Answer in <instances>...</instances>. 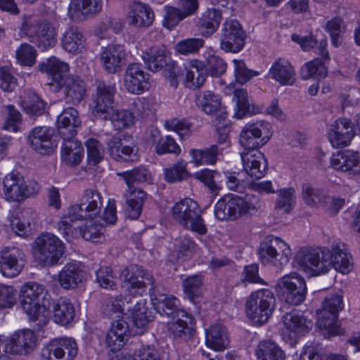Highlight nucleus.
<instances>
[{
    "instance_id": "nucleus-1",
    "label": "nucleus",
    "mask_w": 360,
    "mask_h": 360,
    "mask_svg": "<svg viewBox=\"0 0 360 360\" xmlns=\"http://www.w3.org/2000/svg\"><path fill=\"white\" fill-rule=\"evenodd\" d=\"M271 136L270 124L263 120L247 123L240 132L239 142L245 150L240 157L244 170L252 178L261 179L266 173L267 160L259 148L269 141Z\"/></svg>"
},
{
    "instance_id": "nucleus-2",
    "label": "nucleus",
    "mask_w": 360,
    "mask_h": 360,
    "mask_svg": "<svg viewBox=\"0 0 360 360\" xmlns=\"http://www.w3.org/2000/svg\"><path fill=\"white\" fill-rule=\"evenodd\" d=\"M19 297L21 308L32 326L37 330L44 327L51 317V296L45 286L36 282H27L21 287Z\"/></svg>"
},
{
    "instance_id": "nucleus-3",
    "label": "nucleus",
    "mask_w": 360,
    "mask_h": 360,
    "mask_svg": "<svg viewBox=\"0 0 360 360\" xmlns=\"http://www.w3.org/2000/svg\"><path fill=\"white\" fill-rule=\"evenodd\" d=\"M264 207L259 197L247 195L244 198L236 194L226 195L215 203L214 215L221 221H234L260 211Z\"/></svg>"
},
{
    "instance_id": "nucleus-4",
    "label": "nucleus",
    "mask_w": 360,
    "mask_h": 360,
    "mask_svg": "<svg viewBox=\"0 0 360 360\" xmlns=\"http://www.w3.org/2000/svg\"><path fill=\"white\" fill-rule=\"evenodd\" d=\"M170 215L174 222L184 229L198 236H205L208 231L198 203L185 198L172 207Z\"/></svg>"
},
{
    "instance_id": "nucleus-5",
    "label": "nucleus",
    "mask_w": 360,
    "mask_h": 360,
    "mask_svg": "<svg viewBox=\"0 0 360 360\" xmlns=\"http://www.w3.org/2000/svg\"><path fill=\"white\" fill-rule=\"evenodd\" d=\"M343 309L342 297L338 294L326 297L321 307L316 311V326L326 338L342 335L343 329L340 326L339 312Z\"/></svg>"
},
{
    "instance_id": "nucleus-6",
    "label": "nucleus",
    "mask_w": 360,
    "mask_h": 360,
    "mask_svg": "<svg viewBox=\"0 0 360 360\" xmlns=\"http://www.w3.org/2000/svg\"><path fill=\"white\" fill-rule=\"evenodd\" d=\"M102 205L101 194L95 189L87 188L84 191L79 202L70 206L68 214L60 219L61 224L64 226V224L76 221V219H93L98 215Z\"/></svg>"
},
{
    "instance_id": "nucleus-7",
    "label": "nucleus",
    "mask_w": 360,
    "mask_h": 360,
    "mask_svg": "<svg viewBox=\"0 0 360 360\" xmlns=\"http://www.w3.org/2000/svg\"><path fill=\"white\" fill-rule=\"evenodd\" d=\"M276 305L274 292L266 288L252 292L245 304L248 317L255 323L262 325L268 321Z\"/></svg>"
},
{
    "instance_id": "nucleus-8",
    "label": "nucleus",
    "mask_w": 360,
    "mask_h": 360,
    "mask_svg": "<svg viewBox=\"0 0 360 360\" xmlns=\"http://www.w3.org/2000/svg\"><path fill=\"white\" fill-rule=\"evenodd\" d=\"M258 255L263 264H271L280 269L288 263L292 254L287 243L278 237L271 236L260 244Z\"/></svg>"
},
{
    "instance_id": "nucleus-9",
    "label": "nucleus",
    "mask_w": 360,
    "mask_h": 360,
    "mask_svg": "<svg viewBox=\"0 0 360 360\" xmlns=\"http://www.w3.org/2000/svg\"><path fill=\"white\" fill-rule=\"evenodd\" d=\"M4 193L8 200L21 202L37 194L41 186L34 180L25 181L17 171H13L4 178Z\"/></svg>"
},
{
    "instance_id": "nucleus-10",
    "label": "nucleus",
    "mask_w": 360,
    "mask_h": 360,
    "mask_svg": "<svg viewBox=\"0 0 360 360\" xmlns=\"http://www.w3.org/2000/svg\"><path fill=\"white\" fill-rule=\"evenodd\" d=\"M58 229L69 242L79 236L86 240L98 242L103 237L105 231L104 226L93 221V219H76V221L64 224V226H62L61 221H59Z\"/></svg>"
},
{
    "instance_id": "nucleus-11",
    "label": "nucleus",
    "mask_w": 360,
    "mask_h": 360,
    "mask_svg": "<svg viewBox=\"0 0 360 360\" xmlns=\"http://www.w3.org/2000/svg\"><path fill=\"white\" fill-rule=\"evenodd\" d=\"M294 262L311 276L326 273L330 267L329 250L304 249L297 252Z\"/></svg>"
},
{
    "instance_id": "nucleus-12",
    "label": "nucleus",
    "mask_w": 360,
    "mask_h": 360,
    "mask_svg": "<svg viewBox=\"0 0 360 360\" xmlns=\"http://www.w3.org/2000/svg\"><path fill=\"white\" fill-rule=\"evenodd\" d=\"M35 255L44 266L56 264L64 253L63 243L53 233H43L34 241Z\"/></svg>"
},
{
    "instance_id": "nucleus-13",
    "label": "nucleus",
    "mask_w": 360,
    "mask_h": 360,
    "mask_svg": "<svg viewBox=\"0 0 360 360\" xmlns=\"http://www.w3.org/2000/svg\"><path fill=\"white\" fill-rule=\"evenodd\" d=\"M37 338L32 330H24L15 333L10 340L0 338V360H11V355L27 354L36 346Z\"/></svg>"
},
{
    "instance_id": "nucleus-14",
    "label": "nucleus",
    "mask_w": 360,
    "mask_h": 360,
    "mask_svg": "<svg viewBox=\"0 0 360 360\" xmlns=\"http://www.w3.org/2000/svg\"><path fill=\"white\" fill-rule=\"evenodd\" d=\"M120 279L123 283V287L134 296L141 295L146 291L148 285L150 288L155 281L150 272L137 264L124 269L120 274Z\"/></svg>"
},
{
    "instance_id": "nucleus-15",
    "label": "nucleus",
    "mask_w": 360,
    "mask_h": 360,
    "mask_svg": "<svg viewBox=\"0 0 360 360\" xmlns=\"http://www.w3.org/2000/svg\"><path fill=\"white\" fill-rule=\"evenodd\" d=\"M245 32L236 20H226L221 26L220 48L225 52L238 53L245 45Z\"/></svg>"
},
{
    "instance_id": "nucleus-16",
    "label": "nucleus",
    "mask_w": 360,
    "mask_h": 360,
    "mask_svg": "<svg viewBox=\"0 0 360 360\" xmlns=\"http://www.w3.org/2000/svg\"><path fill=\"white\" fill-rule=\"evenodd\" d=\"M77 353V344L73 338H61L43 347L41 360H74Z\"/></svg>"
},
{
    "instance_id": "nucleus-17",
    "label": "nucleus",
    "mask_w": 360,
    "mask_h": 360,
    "mask_svg": "<svg viewBox=\"0 0 360 360\" xmlns=\"http://www.w3.org/2000/svg\"><path fill=\"white\" fill-rule=\"evenodd\" d=\"M278 282L283 289V297L286 302L292 305H298L305 300L307 290L306 282L297 273L285 275Z\"/></svg>"
},
{
    "instance_id": "nucleus-18",
    "label": "nucleus",
    "mask_w": 360,
    "mask_h": 360,
    "mask_svg": "<svg viewBox=\"0 0 360 360\" xmlns=\"http://www.w3.org/2000/svg\"><path fill=\"white\" fill-rule=\"evenodd\" d=\"M25 253L17 247H6L0 252V272L5 277L17 276L25 266Z\"/></svg>"
},
{
    "instance_id": "nucleus-19",
    "label": "nucleus",
    "mask_w": 360,
    "mask_h": 360,
    "mask_svg": "<svg viewBox=\"0 0 360 360\" xmlns=\"http://www.w3.org/2000/svg\"><path fill=\"white\" fill-rule=\"evenodd\" d=\"M53 128L43 126L35 127L27 135V142L31 148L41 155H49L56 148Z\"/></svg>"
},
{
    "instance_id": "nucleus-20",
    "label": "nucleus",
    "mask_w": 360,
    "mask_h": 360,
    "mask_svg": "<svg viewBox=\"0 0 360 360\" xmlns=\"http://www.w3.org/2000/svg\"><path fill=\"white\" fill-rule=\"evenodd\" d=\"M92 113L97 119L112 122V87L104 82L96 83V94Z\"/></svg>"
},
{
    "instance_id": "nucleus-21",
    "label": "nucleus",
    "mask_w": 360,
    "mask_h": 360,
    "mask_svg": "<svg viewBox=\"0 0 360 360\" xmlns=\"http://www.w3.org/2000/svg\"><path fill=\"white\" fill-rule=\"evenodd\" d=\"M125 304L129 302L122 297H117L114 300V351L121 349L130 337V330L127 322L124 320L127 314L124 313Z\"/></svg>"
},
{
    "instance_id": "nucleus-22",
    "label": "nucleus",
    "mask_w": 360,
    "mask_h": 360,
    "mask_svg": "<svg viewBox=\"0 0 360 360\" xmlns=\"http://www.w3.org/2000/svg\"><path fill=\"white\" fill-rule=\"evenodd\" d=\"M150 86L149 75L145 73L139 63H132L127 68L124 74V87L134 94H141L148 91Z\"/></svg>"
},
{
    "instance_id": "nucleus-23",
    "label": "nucleus",
    "mask_w": 360,
    "mask_h": 360,
    "mask_svg": "<svg viewBox=\"0 0 360 360\" xmlns=\"http://www.w3.org/2000/svg\"><path fill=\"white\" fill-rule=\"evenodd\" d=\"M355 135L353 124L350 120L340 118L335 120L328 131V140L333 148L347 146Z\"/></svg>"
},
{
    "instance_id": "nucleus-24",
    "label": "nucleus",
    "mask_w": 360,
    "mask_h": 360,
    "mask_svg": "<svg viewBox=\"0 0 360 360\" xmlns=\"http://www.w3.org/2000/svg\"><path fill=\"white\" fill-rule=\"evenodd\" d=\"M101 313L103 319H107V321L100 324L99 333L98 338L100 346L102 349L106 350L109 356V360H112L111 352H112V300L109 298L102 303Z\"/></svg>"
},
{
    "instance_id": "nucleus-25",
    "label": "nucleus",
    "mask_w": 360,
    "mask_h": 360,
    "mask_svg": "<svg viewBox=\"0 0 360 360\" xmlns=\"http://www.w3.org/2000/svg\"><path fill=\"white\" fill-rule=\"evenodd\" d=\"M149 294L154 307L161 315L174 318L181 310L178 309L179 300L172 295L160 293L155 281L150 288Z\"/></svg>"
},
{
    "instance_id": "nucleus-26",
    "label": "nucleus",
    "mask_w": 360,
    "mask_h": 360,
    "mask_svg": "<svg viewBox=\"0 0 360 360\" xmlns=\"http://www.w3.org/2000/svg\"><path fill=\"white\" fill-rule=\"evenodd\" d=\"M127 311L129 312L133 326L135 328V335H142L148 328L150 322L153 319V312L147 307V301L141 299L132 307L129 306Z\"/></svg>"
},
{
    "instance_id": "nucleus-27",
    "label": "nucleus",
    "mask_w": 360,
    "mask_h": 360,
    "mask_svg": "<svg viewBox=\"0 0 360 360\" xmlns=\"http://www.w3.org/2000/svg\"><path fill=\"white\" fill-rule=\"evenodd\" d=\"M127 18L129 25L146 28L153 25L155 14L148 4L135 1L130 6Z\"/></svg>"
},
{
    "instance_id": "nucleus-28",
    "label": "nucleus",
    "mask_w": 360,
    "mask_h": 360,
    "mask_svg": "<svg viewBox=\"0 0 360 360\" xmlns=\"http://www.w3.org/2000/svg\"><path fill=\"white\" fill-rule=\"evenodd\" d=\"M57 129L60 137H72L77 134V129L80 127L81 120L77 110L68 108L57 117Z\"/></svg>"
},
{
    "instance_id": "nucleus-29",
    "label": "nucleus",
    "mask_w": 360,
    "mask_h": 360,
    "mask_svg": "<svg viewBox=\"0 0 360 360\" xmlns=\"http://www.w3.org/2000/svg\"><path fill=\"white\" fill-rule=\"evenodd\" d=\"M60 44L63 50L74 55L86 50V37L80 29L75 26L69 27L65 30Z\"/></svg>"
},
{
    "instance_id": "nucleus-30",
    "label": "nucleus",
    "mask_w": 360,
    "mask_h": 360,
    "mask_svg": "<svg viewBox=\"0 0 360 360\" xmlns=\"http://www.w3.org/2000/svg\"><path fill=\"white\" fill-rule=\"evenodd\" d=\"M58 282L60 285L65 290L74 289L82 282L84 271L80 262L73 261L66 264L59 271Z\"/></svg>"
},
{
    "instance_id": "nucleus-31",
    "label": "nucleus",
    "mask_w": 360,
    "mask_h": 360,
    "mask_svg": "<svg viewBox=\"0 0 360 360\" xmlns=\"http://www.w3.org/2000/svg\"><path fill=\"white\" fill-rule=\"evenodd\" d=\"M173 319L168 323L169 330L175 336L187 340L194 335V320L193 316L184 310H180Z\"/></svg>"
},
{
    "instance_id": "nucleus-32",
    "label": "nucleus",
    "mask_w": 360,
    "mask_h": 360,
    "mask_svg": "<svg viewBox=\"0 0 360 360\" xmlns=\"http://www.w3.org/2000/svg\"><path fill=\"white\" fill-rule=\"evenodd\" d=\"M75 137H60L63 140L60 151L61 159L67 165L71 166L79 165L84 154L82 143Z\"/></svg>"
},
{
    "instance_id": "nucleus-33",
    "label": "nucleus",
    "mask_w": 360,
    "mask_h": 360,
    "mask_svg": "<svg viewBox=\"0 0 360 360\" xmlns=\"http://www.w3.org/2000/svg\"><path fill=\"white\" fill-rule=\"evenodd\" d=\"M269 75L281 85H292L295 82V69L285 58L276 60L269 69Z\"/></svg>"
},
{
    "instance_id": "nucleus-34",
    "label": "nucleus",
    "mask_w": 360,
    "mask_h": 360,
    "mask_svg": "<svg viewBox=\"0 0 360 360\" xmlns=\"http://www.w3.org/2000/svg\"><path fill=\"white\" fill-rule=\"evenodd\" d=\"M39 70L42 72L47 73L52 82L61 88L68 77L67 74L69 71V65L53 56L49 58L46 63H41Z\"/></svg>"
},
{
    "instance_id": "nucleus-35",
    "label": "nucleus",
    "mask_w": 360,
    "mask_h": 360,
    "mask_svg": "<svg viewBox=\"0 0 360 360\" xmlns=\"http://www.w3.org/2000/svg\"><path fill=\"white\" fill-rule=\"evenodd\" d=\"M63 86L65 88L66 103L77 105L83 100L86 93V86L84 82L79 77L68 76Z\"/></svg>"
},
{
    "instance_id": "nucleus-36",
    "label": "nucleus",
    "mask_w": 360,
    "mask_h": 360,
    "mask_svg": "<svg viewBox=\"0 0 360 360\" xmlns=\"http://www.w3.org/2000/svg\"><path fill=\"white\" fill-rule=\"evenodd\" d=\"M330 266L342 274H349L353 268V261L351 255L346 252L343 244H338L329 251Z\"/></svg>"
},
{
    "instance_id": "nucleus-37",
    "label": "nucleus",
    "mask_w": 360,
    "mask_h": 360,
    "mask_svg": "<svg viewBox=\"0 0 360 360\" xmlns=\"http://www.w3.org/2000/svg\"><path fill=\"white\" fill-rule=\"evenodd\" d=\"M229 342L226 328L222 324L217 323L205 330V343L208 347L215 351H221Z\"/></svg>"
},
{
    "instance_id": "nucleus-38",
    "label": "nucleus",
    "mask_w": 360,
    "mask_h": 360,
    "mask_svg": "<svg viewBox=\"0 0 360 360\" xmlns=\"http://www.w3.org/2000/svg\"><path fill=\"white\" fill-rule=\"evenodd\" d=\"M186 70L184 84L187 88L195 90L204 84L207 78L204 63L197 59L191 60Z\"/></svg>"
},
{
    "instance_id": "nucleus-39",
    "label": "nucleus",
    "mask_w": 360,
    "mask_h": 360,
    "mask_svg": "<svg viewBox=\"0 0 360 360\" xmlns=\"http://www.w3.org/2000/svg\"><path fill=\"white\" fill-rule=\"evenodd\" d=\"M282 321L285 328L288 332L297 335H303L312 326L311 321L297 311L286 313L283 316Z\"/></svg>"
},
{
    "instance_id": "nucleus-40",
    "label": "nucleus",
    "mask_w": 360,
    "mask_h": 360,
    "mask_svg": "<svg viewBox=\"0 0 360 360\" xmlns=\"http://www.w3.org/2000/svg\"><path fill=\"white\" fill-rule=\"evenodd\" d=\"M56 34L53 25L47 21H43L38 25L34 42L41 51H44L55 46Z\"/></svg>"
},
{
    "instance_id": "nucleus-41",
    "label": "nucleus",
    "mask_w": 360,
    "mask_h": 360,
    "mask_svg": "<svg viewBox=\"0 0 360 360\" xmlns=\"http://www.w3.org/2000/svg\"><path fill=\"white\" fill-rule=\"evenodd\" d=\"M103 7L102 0H71L70 13L91 18L98 14Z\"/></svg>"
},
{
    "instance_id": "nucleus-42",
    "label": "nucleus",
    "mask_w": 360,
    "mask_h": 360,
    "mask_svg": "<svg viewBox=\"0 0 360 360\" xmlns=\"http://www.w3.org/2000/svg\"><path fill=\"white\" fill-rule=\"evenodd\" d=\"M221 20L220 11L216 8L207 9L199 18L197 26L203 37H210L218 29Z\"/></svg>"
},
{
    "instance_id": "nucleus-43",
    "label": "nucleus",
    "mask_w": 360,
    "mask_h": 360,
    "mask_svg": "<svg viewBox=\"0 0 360 360\" xmlns=\"http://www.w3.org/2000/svg\"><path fill=\"white\" fill-rule=\"evenodd\" d=\"M166 47L164 46H154L143 53V60L148 68L156 72L167 65Z\"/></svg>"
},
{
    "instance_id": "nucleus-44",
    "label": "nucleus",
    "mask_w": 360,
    "mask_h": 360,
    "mask_svg": "<svg viewBox=\"0 0 360 360\" xmlns=\"http://www.w3.org/2000/svg\"><path fill=\"white\" fill-rule=\"evenodd\" d=\"M21 98V107L27 114L39 116L45 112L46 103L34 91H26Z\"/></svg>"
},
{
    "instance_id": "nucleus-45",
    "label": "nucleus",
    "mask_w": 360,
    "mask_h": 360,
    "mask_svg": "<svg viewBox=\"0 0 360 360\" xmlns=\"http://www.w3.org/2000/svg\"><path fill=\"white\" fill-rule=\"evenodd\" d=\"M53 321L61 326L71 323L75 316V310L72 303L68 299L60 298L53 305Z\"/></svg>"
},
{
    "instance_id": "nucleus-46",
    "label": "nucleus",
    "mask_w": 360,
    "mask_h": 360,
    "mask_svg": "<svg viewBox=\"0 0 360 360\" xmlns=\"http://www.w3.org/2000/svg\"><path fill=\"white\" fill-rule=\"evenodd\" d=\"M201 110L207 115H216L221 112L227 113L221 106V98L211 91H204L199 98Z\"/></svg>"
},
{
    "instance_id": "nucleus-47",
    "label": "nucleus",
    "mask_w": 360,
    "mask_h": 360,
    "mask_svg": "<svg viewBox=\"0 0 360 360\" xmlns=\"http://www.w3.org/2000/svg\"><path fill=\"white\" fill-rule=\"evenodd\" d=\"M328 75V68L326 63L320 58H315L312 60L307 62L302 65L300 72V77L302 79L307 80L311 78L322 79Z\"/></svg>"
},
{
    "instance_id": "nucleus-48",
    "label": "nucleus",
    "mask_w": 360,
    "mask_h": 360,
    "mask_svg": "<svg viewBox=\"0 0 360 360\" xmlns=\"http://www.w3.org/2000/svg\"><path fill=\"white\" fill-rule=\"evenodd\" d=\"M146 197V193L142 189L135 188L131 191L130 195L127 202L126 213L127 217L131 219H136L140 217L143 204Z\"/></svg>"
},
{
    "instance_id": "nucleus-49",
    "label": "nucleus",
    "mask_w": 360,
    "mask_h": 360,
    "mask_svg": "<svg viewBox=\"0 0 360 360\" xmlns=\"http://www.w3.org/2000/svg\"><path fill=\"white\" fill-rule=\"evenodd\" d=\"M255 355L258 360H285V358L284 352L271 341L261 342L255 350Z\"/></svg>"
},
{
    "instance_id": "nucleus-50",
    "label": "nucleus",
    "mask_w": 360,
    "mask_h": 360,
    "mask_svg": "<svg viewBox=\"0 0 360 360\" xmlns=\"http://www.w3.org/2000/svg\"><path fill=\"white\" fill-rule=\"evenodd\" d=\"M190 155L195 165H214L217 160L219 150L217 145L204 149H191Z\"/></svg>"
},
{
    "instance_id": "nucleus-51",
    "label": "nucleus",
    "mask_w": 360,
    "mask_h": 360,
    "mask_svg": "<svg viewBox=\"0 0 360 360\" xmlns=\"http://www.w3.org/2000/svg\"><path fill=\"white\" fill-rule=\"evenodd\" d=\"M117 174L124 179L130 191H132L134 183L149 182L152 179L151 173L148 169L143 167H136L132 170L124 172H117Z\"/></svg>"
},
{
    "instance_id": "nucleus-52",
    "label": "nucleus",
    "mask_w": 360,
    "mask_h": 360,
    "mask_svg": "<svg viewBox=\"0 0 360 360\" xmlns=\"http://www.w3.org/2000/svg\"><path fill=\"white\" fill-rule=\"evenodd\" d=\"M165 127L169 131L178 134L181 140L188 139L192 134V123L185 118H172L164 123Z\"/></svg>"
},
{
    "instance_id": "nucleus-53",
    "label": "nucleus",
    "mask_w": 360,
    "mask_h": 360,
    "mask_svg": "<svg viewBox=\"0 0 360 360\" xmlns=\"http://www.w3.org/2000/svg\"><path fill=\"white\" fill-rule=\"evenodd\" d=\"M205 46V40L202 38H187L177 42L175 51L184 56L197 54Z\"/></svg>"
},
{
    "instance_id": "nucleus-54",
    "label": "nucleus",
    "mask_w": 360,
    "mask_h": 360,
    "mask_svg": "<svg viewBox=\"0 0 360 360\" xmlns=\"http://www.w3.org/2000/svg\"><path fill=\"white\" fill-rule=\"evenodd\" d=\"M116 360H160L158 351L152 346H143L135 353V357L123 352L115 356Z\"/></svg>"
},
{
    "instance_id": "nucleus-55",
    "label": "nucleus",
    "mask_w": 360,
    "mask_h": 360,
    "mask_svg": "<svg viewBox=\"0 0 360 360\" xmlns=\"http://www.w3.org/2000/svg\"><path fill=\"white\" fill-rule=\"evenodd\" d=\"M202 279L200 275H193L183 281L184 292L188 299L195 302V300L202 295Z\"/></svg>"
},
{
    "instance_id": "nucleus-56",
    "label": "nucleus",
    "mask_w": 360,
    "mask_h": 360,
    "mask_svg": "<svg viewBox=\"0 0 360 360\" xmlns=\"http://www.w3.org/2000/svg\"><path fill=\"white\" fill-rule=\"evenodd\" d=\"M233 99L236 101L234 116L238 119H242L250 112L248 91L243 89H236Z\"/></svg>"
},
{
    "instance_id": "nucleus-57",
    "label": "nucleus",
    "mask_w": 360,
    "mask_h": 360,
    "mask_svg": "<svg viewBox=\"0 0 360 360\" xmlns=\"http://www.w3.org/2000/svg\"><path fill=\"white\" fill-rule=\"evenodd\" d=\"M165 179L169 183L181 181L186 179L188 174L186 169V163L179 160L173 166L164 169Z\"/></svg>"
},
{
    "instance_id": "nucleus-58",
    "label": "nucleus",
    "mask_w": 360,
    "mask_h": 360,
    "mask_svg": "<svg viewBox=\"0 0 360 360\" xmlns=\"http://www.w3.org/2000/svg\"><path fill=\"white\" fill-rule=\"evenodd\" d=\"M294 193L295 191L292 188L280 190L275 209L285 214L290 213L295 202Z\"/></svg>"
},
{
    "instance_id": "nucleus-59",
    "label": "nucleus",
    "mask_w": 360,
    "mask_h": 360,
    "mask_svg": "<svg viewBox=\"0 0 360 360\" xmlns=\"http://www.w3.org/2000/svg\"><path fill=\"white\" fill-rule=\"evenodd\" d=\"M212 122L216 127L218 142L219 143H226L231 130V124L227 120V113L221 112L215 117Z\"/></svg>"
},
{
    "instance_id": "nucleus-60",
    "label": "nucleus",
    "mask_w": 360,
    "mask_h": 360,
    "mask_svg": "<svg viewBox=\"0 0 360 360\" xmlns=\"http://www.w3.org/2000/svg\"><path fill=\"white\" fill-rule=\"evenodd\" d=\"M325 28L330 34L333 45L338 47L340 45V34L345 30L343 20L338 17L333 18L326 22Z\"/></svg>"
},
{
    "instance_id": "nucleus-61",
    "label": "nucleus",
    "mask_w": 360,
    "mask_h": 360,
    "mask_svg": "<svg viewBox=\"0 0 360 360\" xmlns=\"http://www.w3.org/2000/svg\"><path fill=\"white\" fill-rule=\"evenodd\" d=\"M155 151L158 155L168 153L179 155L181 152V149L173 137L167 135L163 136L155 146Z\"/></svg>"
},
{
    "instance_id": "nucleus-62",
    "label": "nucleus",
    "mask_w": 360,
    "mask_h": 360,
    "mask_svg": "<svg viewBox=\"0 0 360 360\" xmlns=\"http://www.w3.org/2000/svg\"><path fill=\"white\" fill-rule=\"evenodd\" d=\"M324 195L319 188L309 184L302 185V198L304 202L311 207H315L322 202Z\"/></svg>"
},
{
    "instance_id": "nucleus-63",
    "label": "nucleus",
    "mask_w": 360,
    "mask_h": 360,
    "mask_svg": "<svg viewBox=\"0 0 360 360\" xmlns=\"http://www.w3.org/2000/svg\"><path fill=\"white\" fill-rule=\"evenodd\" d=\"M15 58L20 65L32 66L35 63L36 51L30 44H22L17 49Z\"/></svg>"
},
{
    "instance_id": "nucleus-64",
    "label": "nucleus",
    "mask_w": 360,
    "mask_h": 360,
    "mask_svg": "<svg viewBox=\"0 0 360 360\" xmlns=\"http://www.w3.org/2000/svg\"><path fill=\"white\" fill-rule=\"evenodd\" d=\"M205 69L212 77H219L226 72V64L222 58L216 55H210L206 58Z\"/></svg>"
}]
</instances>
